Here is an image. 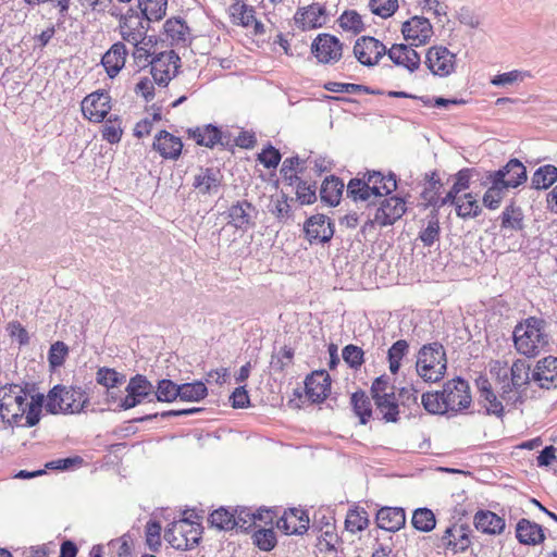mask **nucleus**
I'll list each match as a JSON object with an SVG mask.
<instances>
[{
  "label": "nucleus",
  "instance_id": "nucleus-1",
  "mask_svg": "<svg viewBox=\"0 0 557 557\" xmlns=\"http://www.w3.org/2000/svg\"><path fill=\"white\" fill-rule=\"evenodd\" d=\"M44 396H30L20 384H5L0 387V417L16 426H34L40 420Z\"/></svg>",
  "mask_w": 557,
  "mask_h": 557
},
{
  "label": "nucleus",
  "instance_id": "nucleus-2",
  "mask_svg": "<svg viewBox=\"0 0 557 557\" xmlns=\"http://www.w3.org/2000/svg\"><path fill=\"white\" fill-rule=\"evenodd\" d=\"M512 338L519 354L529 358L536 357L545 350L549 342L545 320L529 317L520 321L513 329Z\"/></svg>",
  "mask_w": 557,
  "mask_h": 557
},
{
  "label": "nucleus",
  "instance_id": "nucleus-3",
  "mask_svg": "<svg viewBox=\"0 0 557 557\" xmlns=\"http://www.w3.org/2000/svg\"><path fill=\"white\" fill-rule=\"evenodd\" d=\"M447 370L444 346L437 342L423 345L417 355L416 371L424 382L441 381Z\"/></svg>",
  "mask_w": 557,
  "mask_h": 557
},
{
  "label": "nucleus",
  "instance_id": "nucleus-4",
  "mask_svg": "<svg viewBox=\"0 0 557 557\" xmlns=\"http://www.w3.org/2000/svg\"><path fill=\"white\" fill-rule=\"evenodd\" d=\"M89 398L81 387L57 385L48 394L46 409L50 413H79Z\"/></svg>",
  "mask_w": 557,
  "mask_h": 557
},
{
  "label": "nucleus",
  "instance_id": "nucleus-5",
  "mask_svg": "<svg viewBox=\"0 0 557 557\" xmlns=\"http://www.w3.org/2000/svg\"><path fill=\"white\" fill-rule=\"evenodd\" d=\"M370 392L382 419L385 422L396 423L399 420V403L389 377L385 374L376 377Z\"/></svg>",
  "mask_w": 557,
  "mask_h": 557
},
{
  "label": "nucleus",
  "instance_id": "nucleus-6",
  "mask_svg": "<svg viewBox=\"0 0 557 557\" xmlns=\"http://www.w3.org/2000/svg\"><path fill=\"white\" fill-rule=\"evenodd\" d=\"M202 534L200 523L188 519L172 522L164 532L165 541L175 549L187 550L195 547Z\"/></svg>",
  "mask_w": 557,
  "mask_h": 557
},
{
  "label": "nucleus",
  "instance_id": "nucleus-7",
  "mask_svg": "<svg viewBox=\"0 0 557 557\" xmlns=\"http://www.w3.org/2000/svg\"><path fill=\"white\" fill-rule=\"evenodd\" d=\"M508 382L502 384L500 399L505 400L506 405L516 406L521 403V387L527 385L530 380V366L524 360L517 359L509 367Z\"/></svg>",
  "mask_w": 557,
  "mask_h": 557
},
{
  "label": "nucleus",
  "instance_id": "nucleus-8",
  "mask_svg": "<svg viewBox=\"0 0 557 557\" xmlns=\"http://www.w3.org/2000/svg\"><path fill=\"white\" fill-rule=\"evenodd\" d=\"M310 50L318 63L333 65L341 61L344 45L335 35L322 33L312 40Z\"/></svg>",
  "mask_w": 557,
  "mask_h": 557
},
{
  "label": "nucleus",
  "instance_id": "nucleus-9",
  "mask_svg": "<svg viewBox=\"0 0 557 557\" xmlns=\"http://www.w3.org/2000/svg\"><path fill=\"white\" fill-rule=\"evenodd\" d=\"M424 64L431 74L444 78L456 71L457 58L448 48L436 45L426 50Z\"/></svg>",
  "mask_w": 557,
  "mask_h": 557
},
{
  "label": "nucleus",
  "instance_id": "nucleus-10",
  "mask_svg": "<svg viewBox=\"0 0 557 557\" xmlns=\"http://www.w3.org/2000/svg\"><path fill=\"white\" fill-rule=\"evenodd\" d=\"M227 14L235 26L247 29L252 36L259 37L265 34V27L256 16V10L246 2H232L228 5Z\"/></svg>",
  "mask_w": 557,
  "mask_h": 557
},
{
  "label": "nucleus",
  "instance_id": "nucleus-11",
  "mask_svg": "<svg viewBox=\"0 0 557 557\" xmlns=\"http://www.w3.org/2000/svg\"><path fill=\"white\" fill-rule=\"evenodd\" d=\"M407 211V200L399 196H386L382 199L373 214L371 223L380 227L395 224Z\"/></svg>",
  "mask_w": 557,
  "mask_h": 557
},
{
  "label": "nucleus",
  "instance_id": "nucleus-12",
  "mask_svg": "<svg viewBox=\"0 0 557 557\" xmlns=\"http://www.w3.org/2000/svg\"><path fill=\"white\" fill-rule=\"evenodd\" d=\"M112 109L111 96L106 90H97L87 95L81 102V111L87 121L101 123Z\"/></svg>",
  "mask_w": 557,
  "mask_h": 557
},
{
  "label": "nucleus",
  "instance_id": "nucleus-13",
  "mask_svg": "<svg viewBox=\"0 0 557 557\" xmlns=\"http://www.w3.org/2000/svg\"><path fill=\"white\" fill-rule=\"evenodd\" d=\"M330 21V14L325 4L313 2L299 7L294 14L297 28L307 32L324 27Z\"/></svg>",
  "mask_w": 557,
  "mask_h": 557
},
{
  "label": "nucleus",
  "instance_id": "nucleus-14",
  "mask_svg": "<svg viewBox=\"0 0 557 557\" xmlns=\"http://www.w3.org/2000/svg\"><path fill=\"white\" fill-rule=\"evenodd\" d=\"M472 544L471 530L466 523H453L440 539V547L456 555L466 552Z\"/></svg>",
  "mask_w": 557,
  "mask_h": 557
},
{
  "label": "nucleus",
  "instance_id": "nucleus-15",
  "mask_svg": "<svg viewBox=\"0 0 557 557\" xmlns=\"http://www.w3.org/2000/svg\"><path fill=\"white\" fill-rule=\"evenodd\" d=\"M401 34L410 46L421 47L431 41L434 30L426 17L416 15L403 23Z\"/></svg>",
  "mask_w": 557,
  "mask_h": 557
},
{
  "label": "nucleus",
  "instance_id": "nucleus-16",
  "mask_svg": "<svg viewBox=\"0 0 557 557\" xmlns=\"http://www.w3.org/2000/svg\"><path fill=\"white\" fill-rule=\"evenodd\" d=\"M444 396L450 412L462 411L471 405L470 387L466 380L456 377L443 385Z\"/></svg>",
  "mask_w": 557,
  "mask_h": 557
},
{
  "label": "nucleus",
  "instance_id": "nucleus-17",
  "mask_svg": "<svg viewBox=\"0 0 557 557\" xmlns=\"http://www.w3.org/2000/svg\"><path fill=\"white\" fill-rule=\"evenodd\" d=\"M386 53L387 49L383 42L371 36H362L354 45V54L364 66L377 64Z\"/></svg>",
  "mask_w": 557,
  "mask_h": 557
},
{
  "label": "nucleus",
  "instance_id": "nucleus-18",
  "mask_svg": "<svg viewBox=\"0 0 557 557\" xmlns=\"http://www.w3.org/2000/svg\"><path fill=\"white\" fill-rule=\"evenodd\" d=\"M145 17L134 10H128L121 16L119 32L123 40L129 44H138L147 39Z\"/></svg>",
  "mask_w": 557,
  "mask_h": 557
},
{
  "label": "nucleus",
  "instance_id": "nucleus-19",
  "mask_svg": "<svg viewBox=\"0 0 557 557\" xmlns=\"http://www.w3.org/2000/svg\"><path fill=\"white\" fill-rule=\"evenodd\" d=\"M422 205L425 208L432 207L435 212L451 201V194L448 191L444 195V184L436 172H432L426 176V182L421 191Z\"/></svg>",
  "mask_w": 557,
  "mask_h": 557
},
{
  "label": "nucleus",
  "instance_id": "nucleus-20",
  "mask_svg": "<svg viewBox=\"0 0 557 557\" xmlns=\"http://www.w3.org/2000/svg\"><path fill=\"white\" fill-rule=\"evenodd\" d=\"M178 62L180 58L174 51L163 52L153 58L150 62L153 82L159 85H168L177 74L180 67Z\"/></svg>",
  "mask_w": 557,
  "mask_h": 557
},
{
  "label": "nucleus",
  "instance_id": "nucleus-21",
  "mask_svg": "<svg viewBox=\"0 0 557 557\" xmlns=\"http://www.w3.org/2000/svg\"><path fill=\"white\" fill-rule=\"evenodd\" d=\"M332 380L326 370H315L305 380L306 396L311 403L321 404L331 394Z\"/></svg>",
  "mask_w": 557,
  "mask_h": 557
},
{
  "label": "nucleus",
  "instance_id": "nucleus-22",
  "mask_svg": "<svg viewBox=\"0 0 557 557\" xmlns=\"http://www.w3.org/2000/svg\"><path fill=\"white\" fill-rule=\"evenodd\" d=\"M310 519L306 510L286 509L276 521V527L286 535H302L309 529Z\"/></svg>",
  "mask_w": 557,
  "mask_h": 557
},
{
  "label": "nucleus",
  "instance_id": "nucleus-23",
  "mask_svg": "<svg viewBox=\"0 0 557 557\" xmlns=\"http://www.w3.org/2000/svg\"><path fill=\"white\" fill-rule=\"evenodd\" d=\"M307 239L312 243L324 244L331 240L334 234L333 223L324 214H314L308 218L304 224Z\"/></svg>",
  "mask_w": 557,
  "mask_h": 557
},
{
  "label": "nucleus",
  "instance_id": "nucleus-24",
  "mask_svg": "<svg viewBox=\"0 0 557 557\" xmlns=\"http://www.w3.org/2000/svg\"><path fill=\"white\" fill-rule=\"evenodd\" d=\"M413 47L410 44H394L387 49L386 54L395 65L406 69L409 73H414L420 69L421 58Z\"/></svg>",
  "mask_w": 557,
  "mask_h": 557
},
{
  "label": "nucleus",
  "instance_id": "nucleus-25",
  "mask_svg": "<svg viewBox=\"0 0 557 557\" xmlns=\"http://www.w3.org/2000/svg\"><path fill=\"white\" fill-rule=\"evenodd\" d=\"M152 148L163 159L177 160L182 154L183 141L180 137L162 129L154 136Z\"/></svg>",
  "mask_w": 557,
  "mask_h": 557
},
{
  "label": "nucleus",
  "instance_id": "nucleus-26",
  "mask_svg": "<svg viewBox=\"0 0 557 557\" xmlns=\"http://www.w3.org/2000/svg\"><path fill=\"white\" fill-rule=\"evenodd\" d=\"M255 207L244 200L232 205L227 210V223L240 231H248L255 226Z\"/></svg>",
  "mask_w": 557,
  "mask_h": 557
},
{
  "label": "nucleus",
  "instance_id": "nucleus-27",
  "mask_svg": "<svg viewBox=\"0 0 557 557\" xmlns=\"http://www.w3.org/2000/svg\"><path fill=\"white\" fill-rule=\"evenodd\" d=\"M490 174L495 178L500 174L502 183L508 188H517L527 181L525 166L518 159H510L505 166Z\"/></svg>",
  "mask_w": 557,
  "mask_h": 557
},
{
  "label": "nucleus",
  "instance_id": "nucleus-28",
  "mask_svg": "<svg viewBox=\"0 0 557 557\" xmlns=\"http://www.w3.org/2000/svg\"><path fill=\"white\" fill-rule=\"evenodd\" d=\"M474 528L484 534L499 535L504 532L505 519L491 510H478L473 516Z\"/></svg>",
  "mask_w": 557,
  "mask_h": 557
},
{
  "label": "nucleus",
  "instance_id": "nucleus-29",
  "mask_svg": "<svg viewBox=\"0 0 557 557\" xmlns=\"http://www.w3.org/2000/svg\"><path fill=\"white\" fill-rule=\"evenodd\" d=\"M533 379L542 388L557 387V357L548 356L541 359L535 367Z\"/></svg>",
  "mask_w": 557,
  "mask_h": 557
},
{
  "label": "nucleus",
  "instance_id": "nucleus-30",
  "mask_svg": "<svg viewBox=\"0 0 557 557\" xmlns=\"http://www.w3.org/2000/svg\"><path fill=\"white\" fill-rule=\"evenodd\" d=\"M516 537L521 544L535 546L545 541V533L541 524L522 518L517 523Z\"/></svg>",
  "mask_w": 557,
  "mask_h": 557
},
{
  "label": "nucleus",
  "instance_id": "nucleus-31",
  "mask_svg": "<svg viewBox=\"0 0 557 557\" xmlns=\"http://www.w3.org/2000/svg\"><path fill=\"white\" fill-rule=\"evenodd\" d=\"M127 57V50L123 42H115L103 54L101 64L103 65L107 74L113 78L124 67Z\"/></svg>",
  "mask_w": 557,
  "mask_h": 557
},
{
  "label": "nucleus",
  "instance_id": "nucleus-32",
  "mask_svg": "<svg viewBox=\"0 0 557 557\" xmlns=\"http://www.w3.org/2000/svg\"><path fill=\"white\" fill-rule=\"evenodd\" d=\"M406 523L405 510L400 507H383L376 513V524L380 529L396 532Z\"/></svg>",
  "mask_w": 557,
  "mask_h": 557
},
{
  "label": "nucleus",
  "instance_id": "nucleus-33",
  "mask_svg": "<svg viewBox=\"0 0 557 557\" xmlns=\"http://www.w3.org/2000/svg\"><path fill=\"white\" fill-rule=\"evenodd\" d=\"M186 133L198 146L213 148L218 144H224L221 129L212 124L188 128Z\"/></svg>",
  "mask_w": 557,
  "mask_h": 557
},
{
  "label": "nucleus",
  "instance_id": "nucleus-34",
  "mask_svg": "<svg viewBox=\"0 0 557 557\" xmlns=\"http://www.w3.org/2000/svg\"><path fill=\"white\" fill-rule=\"evenodd\" d=\"M448 203L455 206L457 216L463 220L474 219L482 212L480 202L472 193L457 195L456 198Z\"/></svg>",
  "mask_w": 557,
  "mask_h": 557
},
{
  "label": "nucleus",
  "instance_id": "nucleus-35",
  "mask_svg": "<svg viewBox=\"0 0 557 557\" xmlns=\"http://www.w3.org/2000/svg\"><path fill=\"white\" fill-rule=\"evenodd\" d=\"M222 175L212 168L201 169L195 176L193 186L202 195L215 194L221 186Z\"/></svg>",
  "mask_w": 557,
  "mask_h": 557
},
{
  "label": "nucleus",
  "instance_id": "nucleus-36",
  "mask_svg": "<svg viewBox=\"0 0 557 557\" xmlns=\"http://www.w3.org/2000/svg\"><path fill=\"white\" fill-rule=\"evenodd\" d=\"M372 193L374 196H388L397 189V180L394 173L384 174L379 171L367 172Z\"/></svg>",
  "mask_w": 557,
  "mask_h": 557
},
{
  "label": "nucleus",
  "instance_id": "nucleus-37",
  "mask_svg": "<svg viewBox=\"0 0 557 557\" xmlns=\"http://www.w3.org/2000/svg\"><path fill=\"white\" fill-rule=\"evenodd\" d=\"M479 397L488 413L500 416L504 412L503 399L499 400L492 389L486 377L480 376L476 380Z\"/></svg>",
  "mask_w": 557,
  "mask_h": 557
},
{
  "label": "nucleus",
  "instance_id": "nucleus-38",
  "mask_svg": "<svg viewBox=\"0 0 557 557\" xmlns=\"http://www.w3.org/2000/svg\"><path fill=\"white\" fill-rule=\"evenodd\" d=\"M497 176L502 175L497 174ZM487 180L490 181L491 186L485 190L482 201L485 208L496 210L500 207L505 194L509 188L502 183L500 177L495 178L490 173L487 175Z\"/></svg>",
  "mask_w": 557,
  "mask_h": 557
},
{
  "label": "nucleus",
  "instance_id": "nucleus-39",
  "mask_svg": "<svg viewBox=\"0 0 557 557\" xmlns=\"http://www.w3.org/2000/svg\"><path fill=\"white\" fill-rule=\"evenodd\" d=\"M344 191V183L338 177L331 175L326 177L321 185V201L335 207L339 203Z\"/></svg>",
  "mask_w": 557,
  "mask_h": 557
},
{
  "label": "nucleus",
  "instance_id": "nucleus-40",
  "mask_svg": "<svg viewBox=\"0 0 557 557\" xmlns=\"http://www.w3.org/2000/svg\"><path fill=\"white\" fill-rule=\"evenodd\" d=\"M370 520L367 510L359 506L349 508L345 518L346 531L355 534L364 531L369 527Z\"/></svg>",
  "mask_w": 557,
  "mask_h": 557
},
{
  "label": "nucleus",
  "instance_id": "nucleus-41",
  "mask_svg": "<svg viewBox=\"0 0 557 557\" xmlns=\"http://www.w3.org/2000/svg\"><path fill=\"white\" fill-rule=\"evenodd\" d=\"M557 182V166L545 164L535 170L531 185L535 189H547Z\"/></svg>",
  "mask_w": 557,
  "mask_h": 557
},
{
  "label": "nucleus",
  "instance_id": "nucleus-42",
  "mask_svg": "<svg viewBox=\"0 0 557 557\" xmlns=\"http://www.w3.org/2000/svg\"><path fill=\"white\" fill-rule=\"evenodd\" d=\"M421 404L424 409L432 414H445L450 412L443 389L441 392H428L422 394Z\"/></svg>",
  "mask_w": 557,
  "mask_h": 557
},
{
  "label": "nucleus",
  "instance_id": "nucleus-43",
  "mask_svg": "<svg viewBox=\"0 0 557 557\" xmlns=\"http://www.w3.org/2000/svg\"><path fill=\"white\" fill-rule=\"evenodd\" d=\"M500 220L502 228L520 231L523 227V212L515 202L506 206L502 212Z\"/></svg>",
  "mask_w": 557,
  "mask_h": 557
},
{
  "label": "nucleus",
  "instance_id": "nucleus-44",
  "mask_svg": "<svg viewBox=\"0 0 557 557\" xmlns=\"http://www.w3.org/2000/svg\"><path fill=\"white\" fill-rule=\"evenodd\" d=\"M138 7L147 21H160L166 13L168 0H138Z\"/></svg>",
  "mask_w": 557,
  "mask_h": 557
},
{
  "label": "nucleus",
  "instance_id": "nucleus-45",
  "mask_svg": "<svg viewBox=\"0 0 557 557\" xmlns=\"http://www.w3.org/2000/svg\"><path fill=\"white\" fill-rule=\"evenodd\" d=\"M409 345L405 339H398L395 342L387 351L388 369L392 374H397L401 360L408 354Z\"/></svg>",
  "mask_w": 557,
  "mask_h": 557
},
{
  "label": "nucleus",
  "instance_id": "nucleus-46",
  "mask_svg": "<svg viewBox=\"0 0 557 557\" xmlns=\"http://www.w3.org/2000/svg\"><path fill=\"white\" fill-rule=\"evenodd\" d=\"M351 405L356 416L360 419V423L366 424L372 417V405L369 397L363 391L355 392L351 395Z\"/></svg>",
  "mask_w": 557,
  "mask_h": 557
},
{
  "label": "nucleus",
  "instance_id": "nucleus-47",
  "mask_svg": "<svg viewBox=\"0 0 557 557\" xmlns=\"http://www.w3.org/2000/svg\"><path fill=\"white\" fill-rule=\"evenodd\" d=\"M347 194L354 200H368L374 196L366 174L362 178H351L347 185Z\"/></svg>",
  "mask_w": 557,
  "mask_h": 557
},
{
  "label": "nucleus",
  "instance_id": "nucleus-48",
  "mask_svg": "<svg viewBox=\"0 0 557 557\" xmlns=\"http://www.w3.org/2000/svg\"><path fill=\"white\" fill-rule=\"evenodd\" d=\"M338 23L345 32L355 35L360 34L366 28L362 16L356 10L344 11L338 18Z\"/></svg>",
  "mask_w": 557,
  "mask_h": 557
},
{
  "label": "nucleus",
  "instance_id": "nucleus-49",
  "mask_svg": "<svg viewBox=\"0 0 557 557\" xmlns=\"http://www.w3.org/2000/svg\"><path fill=\"white\" fill-rule=\"evenodd\" d=\"M411 523L418 531L430 532L436 525L435 515L428 508L416 509L412 515Z\"/></svg>",
  "mask_w": 557,
  "mask_h": 557
},
{
  "label": "nucleus",
  "instance_id": "nucleus-50",
  "mask_svg": "<svg viewBox=\"0 0 557 557\" xmlns=\"http://www.w3.org/2000/svg\"><path fill=\"white\" fill-rule=\"evenodd\" d=\"M101 135L102 139L110 144H117L123 135L122 120L119 116L104 119Z\"/></svg>",
  "mask_w": 557,
  "mask_h": 557
},
{
  "label": "nucleus",
  "instance_id": "nucleus-51",
  "mask_svg": "<svg viewBox=\"0 0 557 557\" xmlns=\"http://www.w3.org/2000/svg\"><path fill=\"white\" fill-rule=\"evenodd\" d=\"M208 520L218 530L231 531L235 529L234 510L219 508L209 516Z\"/></svg>",
  "mask_w": 557,
  "mask_h": 557
},
{
  "label": "nucleus",
  "instance_id": "nucleus-52",
  "mask_svg": "<svg viewBox=\"0 0 557 557\" xmlns=\"http://www.w3.org/2000/svg\"><path fill=\"white\" fill-rule=\"evenodd\" d=\"M207 395L208 389L205 383L202 382L185 383L180 385L178 397L182 400L199 401L203 399Z\"/></svg>",
  "mask_w": 557,
  "mask_h": 557
},
{
  "label": "nucleus",
  "instance_id": "nucleus-53",
  "mask_svg": "<svg viewBox=\"0 0 557 557\" xmlns=\"http://www.w3.org/2000/svg\"><path fill=\"white\" fill-rule=\"evenodd\" d=\"M440 232H441L440 221H438L437 213L435 212L429 216L426 227H424L420 232L419 238L423 243L424 246L430 247L435 242H437L440 239Z\"/></svg>",
  "mask_w": 557,
  "mask_h": 557
},
{
  "label": "nucleus",
  "instance_id": "nucleus-54",
  "mask_svg": "<svg viewBox=\"0 0 557 557\" xmlns=\"http://www.w3.org/2000/svg\"><path fill=\"white\" fill-rule=\"evenodd\" d=\"M345 363L352 370H359L364 363V351L361 347L348 344L342 349Z\"/></svg>",
  "mask_w": 557,
  "mask_h": 557
},
{
  "label": "nucleus",
  "instance_id": "nucleus-55",
  "mask_svg": "<svg viewBox=\"0 0 557 557\" xmlns=\"http://www.w3.org/2000/svg\"><path fill=\"white\" fill-rule=\"evenodd\" d=\"M297 200L301 205H311L317 200V188L314 184H309L300 177H295L294 184Z\"/></svg>",
  "mask_w": 557,
  "mask_h": 557
},
{
  "label": "nucleus",
  "instance_id": "nucleus-56",
  "mask_svg": "<svg viewBox=\"0 0 557 557\" xmlns=\"http://www.w3.org/2000/svg\"><path fill=\"white\" fill-rule=\"evenodd\" d=\"M341 539L334 525H326L318 539V546L321 552H336Z\"/></svg>",
  "mask_w": 557,
  "mask_h": 557
},
{
  "label": "nucleus",
  "instance_id": "nucleus-57",
  "mask_svg": "<svg viewBox=\"0 0 557 557\" xmlns=\"http://www.w3.org/2000/svg\"><path fill=\"white\" fill-rule=\"evenodd\" d=\"M252 539L255 545L264 552L272 550L277 543L275 533L272 528H260L253 533Z\"/></svg>",
  "mask_w": 557,
  "mask_h": 557
},
{
  "label": "nucleus",
  "instance_id": "nucleus-58",
  "mask_svg": "<svg viewBox=\"0 0 557 557\" xmlns=\"http://www.w3.org/2000/svg\"><path fill=\"white\" fill-rule=\"evenodd\" d=\"M472 176L473 170L469 168L461 169L455 174L454 184L448 190V193L453 196L451 200H454L457 195H460L462 191L469 189Z\"/></svg>",
  "mask_w": 557,
  "mask_h": 557
},
{
  "label": "nucleus",
  "instance_id": "nucleus-59",
  "mask_svg": "<svg viewBox=\"0 0 557 557\" xmlns=\"http://www.w3.org/2000/svg\"><path fill=\"white\" fill-rule=\"evenodd\" d=\"M163 27L165 35L172 41L185 40L188 27L183 20L176 17L169 18Z\"/></svg>",
  "mask_w": 557,
  "mask_h": 557
},
{
  "label": "nucleus",
  "instance_id": "nucleus-60",
  "mask_svg": "<svg viewBox=\"0 0 557 557\" xmlns=\"http://www.w3.org/2000/svg\"><path fill=\"white\" fill-rule=\"evenodd\" d=\"M180 395V385H176L171 380H161L158 383L156 396L159 401L171 403Z\"/></svg>",
  "mask_w": 557,
  "mask_h": 557
},
{
  "label": "nucleus",
  "instance_id": "nucleus-61",
  "mask_svg": "<svg viewBox=\"0 0 557 557\" xmlns=\"http://www.w3.org/2000/svg\"><path fill=\"white\" fill-rule=\"evenodd\" d=\"M125 381V376L121 375L114 369L101 368L97 372V382L108 389L114 388Z\"/></svg>",
  "mask_w": 557,
  "mask_h": 557
},
{
  "label": "nucleus",
  "instance_id": "nucleus-62",
  "mask_svg": "<svg viewBox=\"0 0 557 557\" xmlns=\"http://www.w3.org/2000/svg\"><path fill=\"white\" fill-rule=\"evenodd\" d=\"M151 391V383L143 375H136L133 377L126 387L127 393H133V395L137 396L140 400L148 397Z\"/></svg>",
  "mask_w": 557,
  "mask_h": 557
},
{
  "label": "nucleus",
  "instance_id": "nucleus-63",
  "mask_svg": "<svg viewBox=\"0 0 557 557\" xmlns=\"http://www.w3.org/2000/svg\"><path fill=\"white\" fill-rule=\"evenodd\" d=\"M370 10L373 14L387 18L392 16L398 9L397 0H370Z\"/></svg>",
  "mask_w": 557,
  "mask_h": 557
},
{
  "label": "nucleus",
  "instance_id": "nucleus-64",
  "mask_svg": "<svg viewBox=\"0 0 557 557\" xmlns=\"http://www.w3.org/2000/svg\"><path fill=\"white\" fill-rule=\"evenodd\" d=\"M235 528L249 530L256 527L255 511L247 507L234 509Z\"/></svg>",
  "mask_w": 557,
  "mask_h": 557
}]
</instances>
